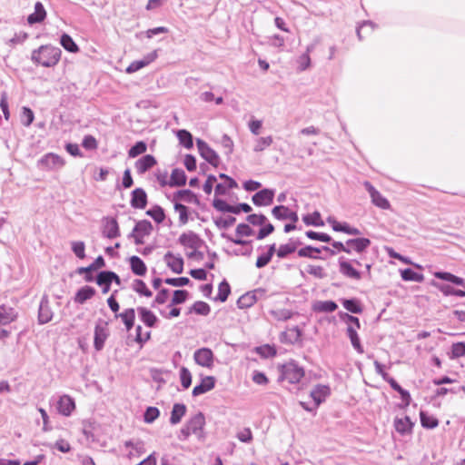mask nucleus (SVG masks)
I'll return each instance as SVG.
<instances>
[{"label": "nucleus", "mask_w": 465, "mask_h": 465, "mask_svg": "<svg viewBox=\"0 0 465 465\" xmlns=\"http://www.w3.org/2000/svg\"><path fill=\"white\" fill-rule=\"evenodd\" d=\"M61 54L62 51L59 47L45 45L32 52L31 60L35 64H40L44 67H53L58 64Z\"/></svg>", "instance_id": "obj_1"}, {"label": "nucleus", "mask_w": 465, "mask_h": 465, "mask_svg": "<svg viewBox=\"0 0 465 465\" xmlns=\"http://www.w3.org/2000/svg\"><path fill=\"white\" fill-rule=\"evenodd\" d=\"M304 376V370L294 361H290L281 367L279 380L287 381L291 384L298 383Z\"/></svg>", "instance_id": "obj_2"}, {"label": "nucleus", "mask_w": 465, "mask_h": 465, "mask_svg": "<svg viewBox=\"0 0 465 465\" xmlns=\"http://www.w3.org/2000/svg\"><path fill=\"white\" fill-rule=\"evenodd\" d=\"M196 145L199 151L200 155L210 164L214 167H217L220 163V157L218 153L212 149L207 143H205L202 139L196 140Z\"/></svg>", "instance_id": "obj_3"}, {"label": "nucleus", "mask_w": 465, "mask_h": 465, "mask_svg": "<svg viewBox=\"0 0 465 465\" xmlns=\"http://www.w3.org/2000/svg\"><path fill=\"white\" fill-rule=\"evenodd\" d=\"M65 164V161L58 154L48 153L38 161V166L45 170L61 169Z\"/></svg>", "instance_id": "obj_4"}, {"label": "nucleus", "mask_w": 465, "mask_h": 465, "mask_svg": "<svg viewBox=\"0 0 465 465\" xmlns=\"http://www.w3.org/2000/svg\"><path fill=\"white\" fill-rule=\"evenodd\" d=\"M366 191L369 193L371 199V203L383 210H388L391 207L389 201L381 194V193L375 189V187L368 181L363 183Z\"/></svg>", "instance_id": "obj_5"}, {"label": "nucleus", "mask_w": 465, "mask_h": 465, "mask_svg": "<svg viewBox=\"0 0 465 465\" xmlns=\"http://www.w3.org/2000/svg\"><path fill=\"white\" fill-rule=\"evenodd\" d=\"M107 322L100 321L94 328V347L99 351L104 346L106 339L108 338L109 331L107 329Z\"/></svg>", "instance_id": "obj_6"}, {"label": "nucleus", "mask_w": 465, "mask_h": 465, "mask_svg": "<svg viewBox=\"0 0 465 465\" xmlns=\"http://www.w3.org/2000/svg\"><path fill=\"white\" fill-rule=\"evenodd\" d=\"M178 242L183 246L193 250L199 249L204 244L203 240L201 239L197 233L192 231L182 233L178 239Z\"/></svg>", "instance_id": "obj_7"}, {"label": "nucleus", "mask_w": 465, "mask_h": 465, "mask_svg": "<svg viewBox=\"0 0 465 465\" xmlns=\"http://www.w3.org/2000/svg\"><path fill=\"white\" fill-rule=\"evenodd\" d=\"M213 352L209 348H201L194 351L195 362L203 367L211 368L213 365Z\"/></svg>", "instance_id": "obj_8"}, {"label": "nucleus", "mask_w": 465, "mask_h": 465, "mask_svg": "<svg viewBox=\"0 0 465 465\" xmlns=\"http://www.w3.org/2000/svg\"><path fill=\"white\" fill-rule=\"evenodd\" d=\"M274 197V190L272 189H262L255 193L252 201L256 206H268L272 203Z\"/></svg>", "instance_id": "obj_9"}, {"label": "nucleus", "mask_w": 465, "mask_h": 465, "mask_svg": "<svg viewBox=\"0 0 465 465\" xmlns=\"http://www.w3.org/2000/svg\"><path fill=\"white\" fill-rule=\"evenodd\" d=\"M103 235L108 239H114L120 236V229L116 219L105 217L103 221Z\"/></svg>", "instance_id": "obj_10"}, {"label": "nucleus", "mask_w": 465, "mask_h": 465, "mask_svg": "<svg viewBox=\"0 0 465 465\" xmlns=\"http://www.w3.org/2000/svg\"><path fill=\"white\" fill-rule=\"evenodd\" d=\"M53 312L50 307L49 300L47 295H44L41 299L39 310H38V322L40 324H45L52 321Z\"/></svg>", "instance_id": "obj_11"}, {"label": "nucleus", "mask_w": 465, "mask_h": 465, "mask_svg": "<svg viewBox=\"0 0 465 465\" xmlns=\"http://www.w3.org/2000/svg\"><path fill=\"white\" fill-rule=\"evenodd\" d=\"M371 243V240L364 237L349 239L346 241V246L347 249L350 251V254L352 252H355L357 253H362L370 247Z\"/></svg>", "instance_id": "obj_12"}, {"label": "nucleus", "mask_w": 465, "mask_h": 465, "mask_svg": "<svg viewBox=\"0 0 465 465\" xmlns=\"http://www.w3.org/2000/svg\"><path fill=\"white\" fill-rule=\"evenodd\" d=\"M330 388L326 385L318 384L316 385L310 393V396L313 400L314 408H318L326 398L330 395Z\"/></svg>", "instance_id": "obj_13"}, {"label": "nucleus", "mask_w": 465, "mask_h": 465, "mask_svg": "<svg viewBox=\"0 0 465 465\" xmlns=\"http://www.w3.org/2000/svg\"><path fill=\"white\" fill-rule=\"evenodd\" d=\"M272 214L278 220L289 219L293 223H296L299 220L297 213L291 211L287 206L284 205L274 206L272 210Z\"/></svg>", "instance_id": "obj_14"}, {"label": "nucleus", "mask_w": 465, "mask_h": 465, "mask_svg": "<svg viewBox=\"0 0 465 465\" xmlns=\"http://www.w3.org/2000/svg\"><path fill=\"white\" fill-rule=\"evenodd\" d=\"M130 204L135 209H144L147 205V193L143 188H135L131 193Z\"/></svg>", "instance_id": "obj_15"}, {"label": "nucleus", "mask_w": 465, "mask_h": 465, "mask_svg": "<svg viewBox=\"0 0 465 465\" xmlns=\"http://www.w3.org/2000/svg\"><path fill=\"white\" fill-rule=\"evenodd\" d=\"M216 379L213 376H205L201 380L200 384L193 389V396L197 397L206 393L215 387Z\"/></svg>", "instance_id": "obj_16"}, {"label": "nucleus", "mask_w": 465, "mask_h": 465, "mask_svg": "<svg viewBox=\"0 0 465 465\" xmlns=\"http://www.w3.org/2000/svg\"><path fill=\"white\" fill-rule=\"evenodd\" d=\"M262 292H263V290L258 289V290H254L252 292H248L244 293L237 300L236 303H237L238 308L248 309V308L252 307L258 300L257 293H262Z\"/></svg>", "instance_id": "obj_17"}, {"label": "nucleus", "mask_w": 465, "mask_h": 465, "mask_svg": "<svg viewBox=\"0 0 465 465\" xmlns=\"http://www.w3.org/2000/svg\"><path fill=\"white\" fill-rule=\"evenodd\" d=\"M340 272L347 278L360 280L361 278V272L352 267L350 262L344 260L343 257L339 259Z\"/></svg>", "instance_id": "obj_18"}, {"label": "nucleus", "mask_w": 465, "mask_h": 465, "mask_svg": "<svg viewBox=\"0 0 465 465\" xmlns=\"http://www.w3.org/2000/svg\"><path fill=\"white\" fill-rule=\"evenodd\" d=\"M74 408V401L68 395L61 396L57 401V411L64 416H70Z\"/></svg>", "instance_id": "obj_19"}, {"label": "nucleus", "mask_w": 465, "mask_h": 465, "mask_svg": "<svg viewBox=\"0 0 465 465\" xmlns=\"http://www.w3.org/2000/svg\"><path fill=\"white\" fill-rule=\"evenodd\" d=\"M157 163L152 154H145L135 162V168L139 174H143Z\"/></svg>", "instance_id": "obj_20"}, {"label": "nucleus", "mask_w": 465, "mask_h": 465, "mask_svg": "<svg viewBox=\"0 0 465 465\" xmlns=\"http://www.w3.org/2000/svg\"><path fill=\"white\" fill-rule=\"evenodd\" d=\"M167 266L175 273H182L183 270V259L181 256H174L171 252L163 257Z\"/></svg>", "instance_id": "obj_21"}, {"label": "nucleus", "mask_w": 465, "mask_h": 465, "mask_svg": "<svg viewBox=\"0 0 465 465\" xmlns=\"http://www.w3.org/2000/svg\"><path fill=\"white\" fill-rule=\"evenodd\" d=\"M360 329L361 328H355L354 326L350 324L349 326H347L346 333H347V336L349 337L351 343L352 347L354 348V350L358 353L361 354L364 352V350L361 343L360 337L358 335V330H360Z\"/></svg>", "instance_id": "obj_22"}, {"label": "nucleus", "mask_w": 465, "mask_h": 465, "mask_svg": "<svg viewBox=\"0 0 465 465\" xmlns=\"http://www.w3.org/2000/svg\"><path fill=\"white\" fill-rule=\"evenodd\" d=\"M414 423L411 420L410 417L395 418L394 428L397 432L401 435L411 433Z\"/></svg>", "instance_id": "obj_23"}, {"label": "nucleus", "mask_w": 465, "mask_h": 465, "mask_svg": "<svg viewBox=\"0 0 465 465\" xmlns=\"http://www.w3.org/2000/svg\"><path fill=\"white\" fill-rule=\"evenodd\" d=\"M46 17L45 9L41 2H36L35 5V12L28 15L27 23L35 25L42 23Z\"/></svg>", "instance_id": "obj_24"}, {"label": "nucleus", "mask_w": 465, "mask_h": 465, "mask_svg": "<svg viewBox=\"0 0 465 465\" xmlns=\"http://www.w3.org/2000/svg\"><path fill=\"white\" fill-rule=\"evenodd\" d=\"M187 176L183 170L175 168L172 171L168 185L171 187H180L186 184Z\"/></svg>", "instance_id": "obj_25"}, {"label": "nucleus", "mask_w": 465, "mask_h": 465, "mask_svg": "<svg viewBox=\"0 0 465 465\" xmlns=\"http://www.w3.org/2000/svg\"><path fill=\"white\" fill-rule=\"evenodd\" d=\"M385 381H387L391 385L392 390H394L401 395V398L404 402L405 406H408L411 403V397L410 392L407 390L403 389L392 377L389 376L385 380Z\"/></svg>", "instance_id": "obj_26"}, {"label": "nucleus", "mask_w": 465, "mask_h": 465, "mask_svg": "<svg viewBox=\"0 0 465 465\" xmlns=\"http://www.w3.org/2000/svg\"><path fill=\"white\" fill-rule=\"evenodd\" d=\"M95 292H96L94 287L85 285L76 292L74 302L79 304H84L87 300L93 298Z\"/></svg>", "instance_id": "obj_27"}, {"label": "nucleus", "mask_w": 465, "mask_h": 465, "mask_svg": "<svg viewBox=\"0 0 465 465\" xmlns=\"http://www.w3.org/2000/svg\"><path fill=\"white\" fill-rule=\"evenodd\" d=\"M139 317L141 321L150 328H153L155 326L158 319L157 317L150 310H148L145 307H138L137 308Z\"/></svg>", "instance_id": "obj_28"}, {"label": "nucleus", "mask_w": 465, "mask_h": 465, "mask_svg": "<svg viewBox=\"0 0 465 465\" xmlns=\"http://www.w3.org/2000/svg\"><path fill=\"white\" fill-rule=\"evenodd\" d=\"M338 305L333 301H317L312 304V311L315 312H333Z\"/></svg>", "instance_id": "obj_29"}, {"label": "nucleus", "mask_w": 465, "mask_h": 465, "mask_svg": "<svg viewBox=\"0 0 465 465\" xmlns=\"http://www.w3.org/2000/svg\"><path fill=\"white\" fill-rule=\"evenodd\" d=\"M205 424L204 415L202 412H198L192 417L186 425L191 430L192 433L197 434L198 431L202 430Z\"/></svg>", "instance_id": "obj_30"}, {"label": "nucleus", "mask_w": 465, "mask_h": 465, "mask_svg": "<svg viewBox=\"0 0 465 465\" xmlns=\"http://www.w3.org/2000/svg\"><path fill=\"white\" fill-rule=\"evenodd\" d=\"M130 267L134 274L137 276H143L146 273L147 268L143 261L138 256H132L129 259Z\"/></svg>", "instance_id": "obj_31"}, {"label": "nucleus", "mask_w": 465, "mask_h": 465, "mask_svg": "<svg viewBox=\"0 0 465 465\" xmlns=\"http://www.w3.org/2000/svg\"><path fill=\"white\" fill-rule=\"evenodd\" d=\"M115 317L121 318L127 331H130L134 325L135 312L133 308L126 309L121 313H116Z\"/></svg>", "instance_id": "obj_32"}, {"label": "nucleus", "mask_w": 465, "mask_h": 465, "mask_svg": "<svg viewBox=\"0 0 465 465\" xmlns=\"http://www.w3.org/2000/svg\"><path fill=\"white\" fill-rule=\"evenodd\" d=\"M276 252V244L272 243L268 246L267 252L261 254L258 256L255 266L258 269L265 267L271 261L273 256V254Z\"/></svg>", "instance_id": "obj_33"}, {"label": "nucleus", "mask_w": 465, "mask_h": 465, "mask_svg": "<svg viewBox=\"0 0 465 465\" xmlns=\"http://www.w3.org/2000/svg\"><path fill=\"white\" fill-rule=\"evenodd\" d=\"M17 313L15 309L5 305L0 306V324L6 325L15 320Z\"/></svg>", "instance_id": "obj_34"}, {"label": "nucleus", "mask_w": 465, "mask_h": 465, "mask_svg": "<svg viewBox=\"0 0 465 465\" xmlns=\"http://www.w3.org/2000/svg\"><path fill=\"white\" fill-rule=\"evenodd\" d=\"M186 413V406L183 403H175L171 411L170 423L178 424Z\"/></svg>", "instance_id": "obj_35"}, {"label": "nucleus", "mask_w": 465, "mask_h": 465, "mask_svg": "<svg viewBox=\"0 0 465 465\" xmlns=\"http://www.w3.org/2000/svg\"><path fill=\"white\" fill-rule=\"evenodd\" d=\"M341 302L343 307L351 313L359 314L363 311L361 302L356 298L341 299Z\"/></svg>", "instance_id": "obj_36"}, {"label": "nucleus", "mask_w": 465, "mask_h": 465, "mask_svg": "<svg viewBox=\"0 0 465 465\" xmlns=\"http://www.w3.org/2000/svg\"><path fill=\"white\" fill-rule=\"evenodd\" d=\"M153 231V224L148 220H142L136 223L133 229V234H141L143 236H148Z\"/></svg>", "instance_id": "obj_37"}, {"label": "nucleus", "mask_w": 465, "mask_h": 465, "mask_svg": "<svg viewBox=\"0 0 465 465\" xmlns=\"http://www.w3.org/2000/svg\"><path fill=\"white\" fill-rule=\"evenodd\" d=\"M401 276L403 281L422 282L424 281V275L414 272L411 268L401 270Z\"/></svg>", "instance_id": "obj_38"}, {"label": "nucleus", "mask_w": 465, "mask_h": 465, "mask_svg": "<svg viewBox=\"0 0 465 465\" xmlns=\"http://www.w3.org/2000/svg\"><path fill=\"white\" fill-rule=\"evenodd\" d=\"M60 44L66 51L70 53H77L79 51L78 45L68 34L64 33L61 35Z\"/></svg>", "instance_id": "obj_39"}, {"label": "nucleus", "mask_w": 465, "mask_h": 465, "mask_svg": "<svg viewBox=\"0 0 465 465\" xmlns=\"http://www.w3.org/2000/svg\"><path fill=\"white\" fill-rule=\"evenodd\" d=\"M420 424L425 429H434L439 425V420L432 415L421 411L420 412Z\"/></svg>", "instance_id": "obj_40"}, {"label": "nucleus", "mask_w": 465, "mask_h": 465, "mask_svg": "<svg viewBox=\"0 0 465 465\" xmlns=\"http://www.w3.org/2000/svg\"><path fill=\"white\" fill-rule=\"evenodd\" d=\"M177 138L181 144H183L186 149H191L193 146V139L192 134L185 130L181 129L177 132Z\"/></svg>", "instance_id": "obj_41"}, {"label": "nucleus", "mask_w": 465, "mask_h": 465, "mask_svg": "<svg viewBox=\"0 0 465 465\" xmlns=\"http://www.w3.org/2000/svg\"><path fill=\"white\" fill-rule=\"evenodd\" d=\"M295 252V245L292 242V239H290L287 243L281 244L278 249H276V254L278 258L284 259L288 255L293 253Z\"/></svg>", "instance_id": "obj_42"}, {"label": "nucleus", "mask_w": 465, "mask_h": 465, "mask_svg": "<svg viewBox=\"0 0 465 465\" xmlns=\"http://www.w3.org/2000/svg\"><path fill=\"white\" fill-rule=\"evenodd\" d=\"M231 293V286L227 282L226 280H223L222 282H220L218 287V294L215 297V301H219L221 302H224L227 301L228 296Z\"/></svg>", "instance_id": "obj_43"}, {"label": "nucleus", "mask_w": 465, "mask_h": 465, "mask_svg": "<svg viewBox=\"0 0 465 465\" xmlns=\"http://www.w3.org/2000/svg\"><path fill=\"white\" fill-rule=\"evenodd\" d=\"M322 249L318 247H313L311 245H307L303 248L298 250L297 253L299 257H306L310 259H320L321 257L317 256L316 253H320Z\"/></svg>", "instance_id": "obj_44"}, {"label": "nucleus", "mask_w": 465, "mask_h": 465, "mask_svg": "<svg viewBox=\"0 0 465 465\" xmlns=\"http://www.w3.org/2000/svg\"><path fill=\"white\" fill-rule=\"evenodd\" d=\"M146 214L157 223H162L165 219L164 210L160 205H154L146 211Z\"/></svg>", "instance_id": "obj_45"}, {"label": "nucleus", "mask_w": 465, "mask_h": 465, "mask_svg": "<svg viewBox=\"0 0 465 465\" xmlns=\"http://www.w3.org/2000/svg\"><path fill=\"white\" fill-rule=\"evenodd\" d=\"M96 283L102 287V292L107 293L110 291L111 282L105 271H101L97 273L95 278Z\"/></svg>", "instance_id": "obj_46"}, {"label": "nucleus", "mask_w": 465, "mask_h": 465, "mask_svg": "<svg viewBox=\"0 0 465 465\" xmlns=\"http://www.w3.org/2000/svg\"><path fill=\"white\" fill-rule=\"evenodd\" d=\"M105 266L104 259L102 255H99L89 266L79 267L77 269L78 274H83L84 272H94Z\"/></svg>", "instance_id": "obj_47"}, {"label": "nucleus", "mask_w": 465, "mask_h": 465, "mask_svg": "<svg viewBox=\"0 0 465 465\" xmlns=\"http://www.w3.org/2000/svg\"><path fill=\"white\" fill-rule=\"evenodd\" d=\"M133 290L142 296L151 297L153 292L148 289L143 280L135 279L132 284Z\"/></svg>", "instance_id": "obj_48"}, {"label": "nucleus", "mask_w": 465, "mask_h": 465, "mask_svg": "<svg viewBox=\"0 0 465 465\" xmlns=\"http://www.w3.org/2000/svg\"><path fill=\"white\" fill-rule=\"evenodd\" d=\"M302 221L306 225L323 226L324 223L321 218V213L318 211L313 212L312 214H307L302 217Z\"/></svg>", "instance_id": "obj_49"}, {"label": "nucleus", "mask_w": 465, "mask_h": 465, "mask_svg": "<svg viewBox=\"0 0 465 465\" xmlns=\"http://www.w3.org/2000/svg\"><path fill=\"white\" fill-rule=\"evenodd\" d=\"M34 119H35L34 112L29 107L24 106L22 108V113L20 115L21 124L24 126L28 127L32 124V123L34 122Z\"/></svg>", "instance_id": "obj_50"}, {"label": "nucleus", "mask_w": 465, "mask_h": 465, "mask_svg": "<svg viewBox=\"0 0 465 465\" xmlns=\"http://www.w3.org/2000/svg\"><path fill=\"white\" fill-rule=\"evenodd\" d=\"M147 150V144L143 141L136 142L128 151V155L131 158H134Z\"/></svg>", "instance_id": "obj_51"}, {"label": "nucleus", "mask_w": 465, "mask_h": 465, "mask_svg": "<svg viewBox=\"0 0 465 465\" xmlns=\"http://www.w3.org/2000/svg\"><path fill=\"white\" fill-rule=\"evenodd\" d=\"M174 210L176 212H179V223L182 225H184L188 223L189 217H188V207L185 206L183 203H174Z\"/></svg>", "instance_id": "obj_52"}, {"label": "nucleus", "mask_w": 465, "mask_h": 465, "mask_svg": "<svg viewBox=\"0 0 465 465\" xmlns=\"http://www.w3.org/2000/svg\"><path fill=\"white\" fill-rule=\"evenodd\" d=\"M192 311L196 314L206 316L210 313L211 308L207 302L198 301L193 304Z\"/></svg>", "instance_id": "obj_53"}, {"label": "nucleus", "mask_w": 465, "mask_h": 465, "mask_svg": "<svg viewBox=\"0 0 465 465\" xmlns=\"http://www.w3.org/2000/svg\"><path fill=\"white\" fill-rule=\"evenodd\" d=\"M338 314H339L341 321L347 323L348 326L350 324H351L355 328H361V322H360L359 318H357L353 315H351L348 312H339Z\"/></svg>", "instance_id": "obj_54"}, {"label": "nucleus", "mask_w": 465, "mask_h": 465, "mask_svg": "<svg viewBox=\"0 0 465 465\" xmlns=\"http://www.w3.org/2000/svg\"><path fill=\"white\" fill-rule=\"evenodd\" d=\"M189 296V292L186 290H176L173 292L172 302L169 306L182 304L185 302Z\"/></svg>", "instance_id": "obj_55"}, {"label": "nucleus", "mask_w": 465, "mask_h": 465, "mask_svg": "<svg viewBox=\"0 0 465 465\" xmlns=\"http://www.w3.org/2000/svg\"><path fill=\"white\" fill-rule=\"evenodd\" d=\"M160 415V411L156 407H147L144 414L143 420L146 423H153Z\"/></svg>", "instance_id": "obj_56"}, {"label": "nucleus", "mask_w": 465, "mask_h": 465, "mask_svg": "<svg viewBox=\"0 0 465 465\" xmlns=\"http://www.w3.org/2000/svg\"><path fill=\"white\" fill-rule=\"evenodd\" d=\"M306 236L311 240H316L322 242H331V237L325 232H318L314 231H307L305 232Z\"/></svg>", "instance_id": "obj_57"}, {"label": "nucleus", "mask_w": 465, "mask_h": 465, "mask_svg": "<svg viewBox=\"0 0 465 465\" xmlns=\"http://www.w3.org/2000/svg\"><path fill=\"white\" fill-rule=\"evenodd\" d=\"M273 140L271 135L266 137H260L256 140V143L253 147L254 152H262L265 148L269 147L272 143Z\"/></svg>", "instance_id": "obj_58"}, {"label": "nucleus", "mask_w": 465, "mask_h": 465, "mask_svg": "<svg viewBox=\"0 0 465 465\" xmlns=\"http://www.w3.org/2000/svg\"><path fill=\"white\" fill-rule=\"evenodd\" d=\"M246 221L253 226H262V225L265 224V223L268 220L264 214L252 213V214H249L246 217Z\"/></svg>", "instance_id": "obj_59"}, {"label": "nucleus", "mask_w": 465, "mask_h": 465, "mask_svg": "<svg viewBox=\"0 0 465 465\" xmlns=\"http://www.w3.org/2000/svg\"><path fill=\"white\" fill-rule=\"evenodd\" d=\"M180 380L183 389H188L192 384V374L186 367H182L180 370Z\"/></svg>", "instance_id": "obj_60"}, {"label": "nucleus", "mask_w": 465, "mask_h": 465, "mask_svg": "<svg viewBox=\"0 0 465 465\" xmlns=\"http://www.w3.org/2000/svg\"><path fill=\"white\" fill-rule=\"evenodd\" d=\"M213 206L219 212L231 213L234 211L232 205L227 203L224 200L220 198H214L213 201Z\"/></svg>", "instance_id": "obj_61"}, {"label": "nucleus", "mask_w": 465, "mask_h": 465, "mask_svg": "<svg viewBox=\"0 0 465 465\" xmlns=\"http://www.w3.org/2000/svg\"><path fill=\"white\" fill-rule=\"evenodd\" d=\"M306 272L314 276L315 278H318V279H323L326 277V272L324 271V269L322 267V266H319V265H308L307 268H306Z\"/></svg>", "instance_id": "obj_62"}, {"label": "nucleus", "mask_w": 465, "mask_h": 465, "mask_svg": "<svg viewBox=\"0 0 465 465\" xmlns=\"http://www.w3.org/2000/svg\"><path fill=\"white\" fill-rule=\"evenodd\" d=\"M236 222V218L233 216H228L227 218L223 219L222 217L214 219V224L219 229H227L231 227L234 223Z\"/></svg>", "instance_id": "obj_63"}, {"label": "nucleus", "mask_w": 465, "mask_h": 465, "mask_svg": "<svg viewBox=\"0 0 465 465\" xmlns=\"http://www.w3.org/2000/svg\"><path fill=\"white\" fill-rule=\"evenodd\" d=\"M465 356V342H455L451 345V358H460Z\"/></svg>", "instance_id": "obj_64"}]
</instances>
